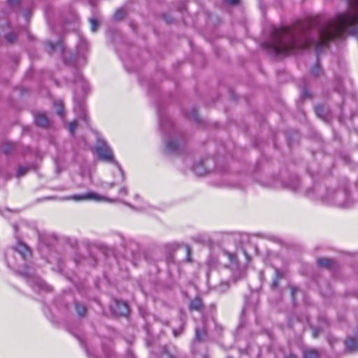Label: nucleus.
Instances as JSON below:
<instances>
[{
  "label": "nucleus",
  "instance_id": "nucleus-1",
  "mask_svg": "<svg viewBox=\"0 0 358 358\" xmlns=\"http://www.w3.org/2000/svg\"><path fill=\"white\" fill-rule=\"evenodd\" d=\"M350 9L338 15L317 31L312 38L311 31L305 25L293 28L283 27L273 30L270 41L264 44L271 53L285 55L313 47L319 52L329 41L343 36L348 30L351 34L358 32V0H347Z\"/></svg>",
  "mask_w": 358,
  "mask_h": 358
},
{
  "label": "nucleus",
  "instance_id": "nucleus-2",
  "mask_svg": "<svg viewBox=\"0 0 358 358\" xmlns=\"http://www.w3.org/2000/svg\"><path fill=\"white\" fill-rule=\"evenodd\" d=\"M97 155L103 161L113 163L115 166L114 173L117 175V180L111 182H103L101 186L103 188H113L119 181L124 180V174L120 164L115 160L111 149L104 141H99L96 147Z\"/></svg>",
  "mask_w": 358,
  "mask_h": 358
},
{
  "label": "nucleus",
  "instance_id": "nucleus-3",
  "mask_svg": "<svg viewBox=\"0 0 358 358\" xmlns=\"http://www.w3.org/2000/svg\"><path fill=\"white\" fill-rule=\"evenodd\" d=\"M321 200L324 203L338 207H347L350 204L348 192L344 189H328L321 196Z\"/></svg>",
  "mask_w": 358,
  "mask_h": 358
},
{
  "label": "nucleus",
  "instance_id": "nucleus-4",
  "mask_svg": "<svg viewBox=\"0 0 358 358\" xmlns=\"http://www.w3.org/2000/svg\"><path fill=\"white\" fill-rule=\"evenodd\" d=\"M70 199L76 201H95L112 202L114 201L92 192H86L82 194H74L71 196Z\"/></svg>",
  "mask_w": 358,
  "mask_h": 358
},
{
  "label": "nucleus",
  "instance_id": "nucleus-5",
  "mask_svg": "<svg viewBox=\"0 0 358 358\" xmlns=\"http://www.w3.org/2000/svg\"><path fill=\"white\" fill-rule=\"evenodd\" d=\"M13 250L16 251L24 260L31 256V251L29 247L24 243L18 241L14 246Z\"/></svg>",
  "mask_w": 358,
  "mask_h": 358
},
{
  "label": "nucleus",
  "instance_id": "nucleus-6",
  "mask_svg": "<svg viewBox=\"0 0 358 358\" xmlns=\"http://www.w3.org/2000/svg\"><path fill=\"white\" fill-rule=\"evenodd\" d=\"M113 310L116 315H127L129 313L127 304L124 301H115L113 306Z\"/></svg>",
  "mask_w": 358,
  "mask_h": 358
},
{
  "label": "nucleus",
  "instance_id": "nucleus-7",
  "mask_svg": "<svg viewBox=\"0 0 358 358\" xmlns=\"http://www.w3.org/2000/svg\"><path fill=\"white\" fill-rule=\"evenodd\" d=\"M36 124L40 127H45L48 124L47 117L43 114H38L35 117Z\"/></svg>",
  "mask_w": 358,
  "mask_h": 358
},
{
  "label": "nucleus",
  "instance_id": "nucleus-8",
  "mask_svg": "<svg viewBox=\"0 0 358 358\" xmlns=\"http://www.w3.org/2000/svg\"><path fill=\"white\" fill-rule=\"evenodd\" d=\"M178 144L172 139H168L166 142V150L168 152H173L176 151Z\"/></svg>",
  "mask_w": 358,
  "mask_h": 358
},
{
  "label": "nucleus",
  "instance_id": "nucleus-9",
  "mask_svg": "<svg viewBox=\"0 0 358 358\" xmlns=\"http://www.w3.org/2000/svg\"><path fill=\"white\" fill-rule=\"evenodd\" d=\"M345 345L349 350H355L358 347V341L356 338H350L347 339Z\"/></svg>",
  "mask_w": 358,
  "mask_h": 358
},
{
  "label": "nucleus",
  "instance_id": "nucleus-10",
  "mask_svg": "<svg viewBox=\"0 0 358 358\" xmlns=\"http://www.w3.org/2000/svg\"><path fill=\"white\" fill-rule=\"evenodd\" d=\"M190 308L194 310L201 311L202 308V303L200 299L195 298L190 303Z\"/></svg>",
  "mask_w": 358,
  "mask_h": 358
},
{
  "label": "nucleus",
  "instance_id": "nucleus-11",
  "mask_svg": "<svg viewBox=\"0 0 358 358\" xmlns=\"http://www.w3.org/2000/svg\"><path fill=\"white\" fill-rule=\"evenodd\" d=\"M317 263L320 266H322V267H329L330 266L333 262L331 259H327V258H321V259H318L317 260Z\"/></svg>",
  "mask_w": 358,
  "mask_h": 358
},
{
  "label": "nucleus",
  "instance_id": "nucleus-12",
  "mask_svg": "<svg viewBox=\"0 0 358 358\" xmlns=\"http://www.w3.org/2000/svg\"><path fill=\"white\" fill-rule=\"evenodd\" d=\"M49 45L52 50H58L60 52V53H62L64 51V47L61 43L55 44V45H54L52 43H49Z\"/></svg>",
  "mask_w": 358,
  "mask_h": 358
},
{
  "label": "nucleus",
  "instance_id": "nucleus-13",
  "mask_svg": "<svg viewBox=\"0 0 358 358\" xmlns=\"http://www.w3.org/2000/svg\"><path fill=\"white\" fill-rule=\"evenodd\" d=\"M322 70L318 64H315L310 70V73L315 77L319 76Z\"/></svg>",
  "mask_w": 358,
  "mask_h": 358
},
{
  "label": "nucleus",
  "instance_id": "nucleus-14",
  "mask_svg": "<svg viewBox=\"0 0 358 358\" xmlns=\"http://www.w3.org/2000/svg\"><path fill=\"white\" fill-rule=\"evenodd\" d=\"M318 354L315 350H311L304 352V358H317Z\"/></svg>",
  "mask_w": 358,
  "mask_h": 358
},
{
  "label": "nucleus",
  "instance_id": "nucleus-15",
  "mask_svg": "<svg viewBox=\"0 0 358 358\" xmlns=\"http://www.w3.org/2000/svg\"><path fill=\"white\" fill-rule=\"evenodd\" d=\"M76 311H77L78 314L80 316H83L85 315V308L83 306L76 303Z\"/></svg>",
  "mask_w": 358,
  "mask_h": 358
},
{
  "label": "nucleus",
  "instance_id": "nucleus-16",
  "mask_svg": "<svg viewBox=\"0 0 358 358\" xmlns=\"http://www.w3.org/2000/svg\"><path fill=\"white\" fill-rule=\"evenodd\" d=\"M90 29L92 32H95L98 27V23L95 19H90Z\"/></svg>",
  "mask_w": 358,
  "mask_h": 358
},
{
  "label": "nucleus",
  "instance_id": "nucleus-17",
  "mask_svg": "<svg viewBox=\"0 0 358 358\" xmlns=\"http://www.w3.org/2000/svg\"><path fill=\"white\" fill-rule=\"evenodd\" d=\"M124 15V11L122 9H120L115 13L114 18L117 20H120L123 17Z\"/></svg>",
  "mask_w": 358,
  "mask_h": 358
},
{
  "label": "nucleus",
  "instance_id": "nucleus-18",
  "mask_svg": "<svg viewBox=\"0 0 358 358\" xmlns=\"http://www.w3.org/2000/svg\"><path fill=\"white\" fill-rule=\"evenodd\" d=\"M76 127H77V123H76V121L72 122H71V123L69 124V131H70V133H71V134L74 132V131H75V129H76Z\"/></svg>",
  "mask_w": 358,
  "mask_h": 358
},
{
  "label": "nucleus",
  "instance_id": "nucleus-19",
  "mask_svg": "<svg viewBox=\"0 0 358 358\" xmlns=\"http://www.w3.org/2000/svg\"><path fill=\"white\" fill-rule=\"evenodd\" d=\"M27 171V168L26 167H20L17 171V176H22L24 175Z\"/></svg>",
  "mask_w": 358,
  "mask_h": 358
},
{
  "label": "nucleus",
  "instance_id": "nucleus-20",
  "mask_svg": "<svg viewBox=\"0 0 358 358\" xmlns=\"http://www.w3.org/2000/svg\"><path fill=\"white\" fill-rule=\"evenodd\" d=\"M127 193H128V190L126 187H122L119 190V194L121 196L127 195Z\"/></svg>",
  "mask_w": 358,
  "mask_h": 358
},
{
  "label": "nucleus",
  "instance_id": "nucleus-21",
  "mask_svg": "<svg viewBox=\"0 0 358 358\" xmlns=\"http://www.w3.org/2000/svg\"><path fill=\"white\" fill-rule=\"evenodd\" d=\"M195 331H196V339L197 341H201V331L199 330V329L198 327L196 328L195 329Z\"/></svg>",
  "mask_w": 358,
  "mask_h": 358
},
{
  "label": "nucleus",
  "instance_id": "nucleus-22",
  "mask_svg": "<svg viewBox=\"0 0 358 358\" xmlns=\"http://www.w3.org/2000/svg\"><path fill=\"white\" fill-rule=\"evenodd\" d=\"M226 3L231 4V5H235L238 2V0H224Z\"/></svg>",
  "mask_w": 358,
  "mask_h": 358
},
{
  "label": "nucleus",
  "instance_id": "nucleus-23",
  "mask_svg": "<svg viewBox=\"0 0 358 358\" xmlns=\"http://www.w3.org/2000/svg\"><path fill=\"white\" fill-rule=\"evenodd\" d=\"M316 113L318 115H320V113L322 112V108L321 106H317L316 108Z\"/></svg>",
  "mask_w": 358,
  "mask_h": 358
},
{
  "label": "nucleus",
  "instance_id": "nucleus-24",
  "mask_svg": "<svg viewBox=\"0 0 358 358\" xmlns=\"http://www.w3.org/2000/svg\"><path fill=\"white\" fill-rule=\"evenodd\" d=\"M8 2L10 5H15L18 3L19 0H8Z\"/></svg>",
  "mask_w": 358,
  "mask_h": 358
},
{
  "label": "nucleus",
  "instance_id": "nucleus-25",
  "mask_svg": "<svg viewBox=\"0 0 358 358\" xmlns=\"http://www.w3.org/2000/svg\"><path fill=\"white\" fill-rule=\"evenodd\" d=\"M295 182H296V185L290 187L292 190H295L297 188V185H298L299 182L297 180H296Z\"/></svg>",
  "mask_w": 358,
  "mask_h": 358
},
{
  "label": "nucleus",
  "instance_id": "nucleus-26",
  "mask_svg": "<svg viewBox=\"0 0 358 358\" xmlns=\"http://www.w3.org/2000/svg\"><path fill=\"white\" fill-rule=\"evenodd\" d=\"M57 113L60 115V116H62L63 115V109L62 107H60L57 111Z\"/></svg>",
  "mask_w": 358,
  "mask_h": 358
},
{
  "label": "nucleus",
  "instance_id": "nucleus-27",
  "mask_svg": "<svg viewBox=\"0 0 358 358\" xmlns=\"http://www.w3.org/2000/svg\"><path fill=\"white\" fill-rule=\"evenodd\" d=\"M7 39H8V41L9 42H13V40H14V37H13V36H11L8 35V36H7Z\"/></svg>",
  "mask_w": 358,
  "mask_h": 358
},
{
  "label": "nucleus",
  "instance_id": "nucleus-28",
  "mask_svg": "<svg viewBox=\"0 0 358 358\" xmlns=\"http://www.w3.org/2000/svg\"><path fill=\"white\" fill-rule=\"evenodd\" d=\"M186 250H187V259H188V261H189V253H190V249L189 248H187Z\"/></svg>",
  "mask_w": 358,
  "mask_h": 358
},
{
  "label": "nucleus",
  "instance_id": "nucleus-29",
  "mask_svg": "<svg viewBox=\"0 0 358 358\" xmlns=\"http://www.w3.org/2000/svg\"><path fill=\"white\" fill-rule=\"evenodd\" d=\"M195 358H207L206 355H196Z\"/></svg>",
  "mask_w": 358,
  "mask_h": 358
},
{
  "label": "nucleus",
  "instance_id": "nucleus-30",
  "mask_svg": "<svg viewBox=\"0 0 358 358\" xmlns=\"http://www.w3.org/2000/svg\"><path fill=\"white\" fill-rule=\"evenodd\" d=\"M317 336V332L315 331H313V336L314 337H316Z\"/></svg>",
  "mask_w": 358,
  "mask_h": 358
},
{
  "label": "nucleus",
  "instance_id": "nucleus-31",
  "mask_svg": "<svg viewBox=\"0 0 358 358\" xmlns=\"http://www.w3.org/2000/svg\"><path fill=\"white\" fill-rule=\"evenodd\" d=\"M173 334H174V336H177V332H176V331H175V330H174V331H173Z\"/></svg>",
  "mask_w": 358,
  "mask_h": 358
},
{
  "label": "nucleus",
  "instance_id": "nucleus-32",
  "mask_svg": "<svg viewBox=\"0 0 358 358\" xmlns=\"http://www.w3.org/2000/svg\"><path fill=\"white\" fill-rule=\"evenodd\" d=\"M22 273L23 275H28V273H27V271H26V272H24V273Z\"/></svg>",
  "mask_w": 358,
  "mask_h": 358
},
{
  "label": "nucleus",
  "instance_id": "nucleus-33",
  "mask_svg": "<svg viewBox=\"0 0 358 358\" xmlns=\"http://www.w3.org/2000/svg\"><path fill=\"white\" fill-rule=\"evenodd\" d=\"M8 151H9V150H8V149H6V150H5V152H8Z\"/></svg>",
  "mask_w": 358,
  "mask_h": 358
},
{
  "label": "nucleus",
  "instance_id": "nucleus-34",
  "mask_svg": "<svg viewBox=\"0 0 358 358\" xmlns=\"http://www.w3.org/2000/svg\"><path fill=\"white\" fill-rule=\"evenodd\" d=\"M194 171L197 173H198V171L195 169H194Z\"/></svg>",
  "mask_w": 358,
  "mask_h": 358
},
{
  "label": "nucleus",
  "instance_id": "nucleus-35",
  "mask_svg": "<svg viewBox=\"0 0 358 358\" xmlns=\"http://www.w3.org/2000/svg\"><path fill=\"white\" fill-rule=\"evenodd\" d=\"M169 358H173L172 357H170Z\"/></svg>",
  "mask_w": 358,
  "mask_h": 358
},
{
  "label": "nucleus",
  "instance_id": "nucleus-36",
  "mask_svg": "<svg viewBox=\"0 0 358 358\" xmlns=\"http://www.w3.org/2000/svg\"><path fill=\"white\" fill-rule=\"evenodd\" d=\"M227 358H231V357H227Z\"/></svg>",
  "mask_w": 358,
  "mask_h": 358
}]
</instances>
